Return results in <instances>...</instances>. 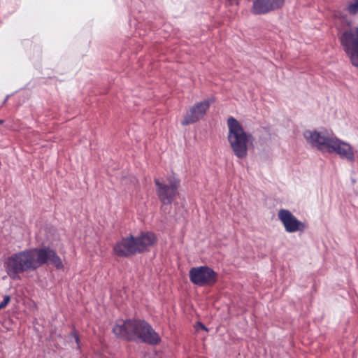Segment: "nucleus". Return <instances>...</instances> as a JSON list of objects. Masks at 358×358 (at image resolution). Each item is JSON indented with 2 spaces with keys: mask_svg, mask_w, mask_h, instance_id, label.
I'll return each instance as SVG.
<instances>
[{
  "mask_svg": "<svg viewBox=\"0 0 358 358\" xmlns=\"http://www.w3.org/2000/svg\"><path fill=\"white\" fill-rule=\"evenodd\" d=\"M47 263L57 269L64 268L59 256L49 246L30 248L13 253L6 258L3 266L7 275L16 280L20 279V274L36 271Z\"/></svg>",
  "mask_w": 358,
  "mask_h": 358,
  "instance_id": "1",
  "label": "nucleus"
},
{
  "mask_svg": "<svg viewBox=\"0 0 358 358\" xmlns=\"http://www.w3.org/2000/svg\"><path fill=\"white\" fill-rule=\"evenodd\" d=\"M113 334L128 341L157 345L160 343L159 334L145 320L129 319L117 323L113 328Z\"/></svg>",
  "mask_w": 358,
  "mask_h": 358,
  "instance_id": "2",
  "label": "nucleus"
},
{
  "mask_svg": "<svg viewBox=\"0 0 358 358\" xmlns=\"http://www.w3.org/2000/svg\"><path fill=\"white\" fill-rule=\"evenodd\" d=\"M227 139L234 155L239 159L248 156L249 146L253 144L255 138L252 133L246 131L242 124L231 116L227 119Z\"/></svg>",
  "mask_w": 358,
  "mask_h": 358,
  "instance_id": "3",
  "label": "nucleus"
},
{
  "mask_svg": "<svg viewBox=\"0 0 358 358\" xmlns=\"http://www.w3.org/2000/svg\"><path fill=\"white\" fill-rule=\"evenodd\" d=\"M156 193L160 202L170 205L176 199L180 186V179L174 174L168 175L165 178H156L154 180Z\"/></svg>",
  "mask_w": 358,
  "mask_h": 358,
  "instance_id": "4",
  "label": "nucleus"
},
{
  "mask_svg": "<svg viewBox=\"0 0 358 358\" xmlns=\"http://www.w3.org/2000/svg\"><path fill=\"white\" fill-rule=\"evenodd\" d=\"M189 277L190 281L199 287L212 285L217 280V273L207 266L191 268L189 272Z\"/></svg>",
  "mask_w": 358,
  "mask_h": 358,
  "instance_id": "5",
  "label": "nucleus"
},
{
  "mask_svg": "<svg viewBox=\"0 0 358 358\" xmlns=\"http://www.w3.org/2000/svg\"><path fill=\"white\" fill-rule=\"evenodd\" d=\"M304 137L307 142L313 147L316 148L321 152H328L334 141L336 136L330 134L326 131H306Z\"/></svg>",
  "mask_w": 358,
  "mask_h": 358,
  "instance_id": "6",
  "label": "nucleus"
},
{
  "mask_svg": "<svg viewBox=\"0 0 358 358\" xmlns=\"http://www.w3.org/2000/svg\"><path fill=\"white\" fill-rule=\"evenodd\" d=\"M340 41L352 64L358 67V27L355 29V34L351 30L344 31Z\"/></svg>",
  "mask_w": 358,
  "mask_h": 358,
  "instance_id": "7",
  "label": "nucleus"
},
{
  "mask_svg": "<svg viewBox=\"0 0 358 358\" xmlns=\"http://www.w3.org/2000/svg\"><path fill=\"white\" fill-rule=\"evenodd\" d=\"M212 101V100L207 99L194 103L186 112L181 124L186 126L199 122L206 115Z\"/></svg>",
  "mask_w": 358,
  "mask_h": 358,
  "instance_id": "8",
  "label": "nucleus"
},
{
  "mask_svg": "<svg viewBox=\"0 0 358 358\" xmlns=\"http://www.w3.org/2000/svg\"><path fill=\"white\" fill-rule=\"evenodd\" d=\"M114 254L119 257H129L138 253L135 236L130 234L122 237L113 246Z\"/></svg>",
  "mask_w": 358,
  "mask_h": 358,
  "instance_id": "9",
  "label": "nucleus"
},
{
  "mask_svg": "<svg viewBox=\"0 0 358 358\" xmlns=\"http://www.w3.org/2000/svg\"><path fill=\"white\" fill-rule=\"evenodd\" d=\"M278 216L288 233L303 231L306 227V224L299 220L289 210L280 209Z\"/></svg>",
  "mask_w": 358,
  "mask_h": 358,
  "instance_id": "10",
  "label": "nucleus"
},
{
  "mask_svg": "<svg viewBox=\"0 0 358 358\" xmlns=\"http://www.w3.org/2000/svg\"><path fill=\"white\" fill-rule=\"evenodd\" d=\"M335 152L342 159L348 162L354 163L355 162V150L354 148L348 143L343 141L336 136L331 146L329 153Z\"/></svg>",
  "mask_w": 358,
  "mask_h": 358,
  "instance_id": "11",
  "label": "nucleus"
},
{
  "mask_svg": "<svg viewBox=\"0 0 358 358\" xmlns=\"http://www.w3.org/2000/svg\"><path fill=\"white\" fill-rule=\"evenodd\" d=\"M285 0H253L251 11L255 15H264L281 8Z\"/></svg>",
  "mask_w": 358,
  "mask_h": 358,
  "instance_id": "12",
  "label": "nucleus"
},
{
  "mask_svg": "<svg viewBox=\"0 0 358 358\" xmlns=\"http://www.w3.org/2000/svg\"><path fill=\"white\" fill-rule=\"evenodd\" d=\"M156 241L157 237L154 233L150 231L141 232L138 236L135 237L138 253L148 251Z\"/></svg>",
  "mask_w": 358,
  "mask_h": 358,
  "instance_id": "13",
  "label": "nucleus"
},
{
  "mask_svg": "<svg viewBox=\"0 0 358 358\" xmlns=\"http://www.w3.org/2000/svg\"><path fill=\"white\" fill-rule=\"evenodd\" d=\"M346 10L350 15H356L358 13V0H352L348 3Z\"/></svg>",
  "mask_w": 358,
  "mask_h": 358,
  "instance_id": "14",
  "label": "nucleus"
},
{
  "mask_svg": "<svg viewBox=\"0 0 358 358\" xmlns=\"http://www.w3.org/2000/svg\"><path fill=\"white\" fill-rule=\"evenodd\" d=\"M71 336L73 337L78 345V348H80V338L78 332L76 330H73L71 333Z\"/></svg>",
  "mask_w": 358,
  "mask_h": 358,
  "instance_id": "15",
  "label": "nucleus"
},
{
  "mask_svg": "<svg viewBox=\"0 0 358 358\" xmlns=\"http://www.w3.org/2000/svg\"><path fill=\"white\" fill-rule=\"evenodd\" d=\"M10 298L9 296L6 295L4 296L3 300L0 303V310L5 308L8 303H9Z\"/></svg>",
  "mask_w": 358,
  "mask_h": 358,
  "instance_id": "16",
  "label": "nucleus"
},
{
  "mask_svg": "<svg viewBox=\"0 0 358 358\" xmlns=\"http://www.w3.org/2000/svg\"><path fill=\"white\" fill-rule=\"evenodd\" d=\"M8 97H9V95H7L6 99H5V100H4V101H6L8 100Z\"/></svg>",
  "mask_w": 358,
  "mask_h": 358,
  "instance_id": "17",
  "label": "nucleus"
},
{
  "mask_svg": "<svg viewBox=\"0 0 358 358\" xmlns=\"http://www.w3.org/2000/svg\"><path fill=\"white\" fill-rule=\"evenodd\" d=\"M200 324L201 325V327H202V328H203V329H206V327H205V326H204V325H203L201 323H200Z\"/></svg>",
  "mask_w": 358,
  "mask_h": 358,
  "instance_id": "18",
  "label": "nucleus"
}]
</instances>
